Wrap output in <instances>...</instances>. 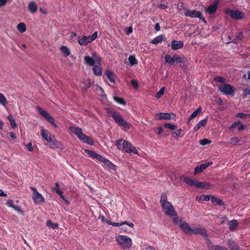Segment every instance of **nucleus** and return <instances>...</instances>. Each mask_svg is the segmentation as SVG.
<instances>
[{
	"instance_id": "obj_16",
	"label": "nucleus",
	"mask_w": 250,
	"mask_h": 250,
	"mask_svg": "<svg viewBox=\"0 0 250 250\" xmlns=\"http://www.w3.org/2000/svg\"><path fill=\"white\" fill-rule=\"evenodd\" d=\"M191 234H200L204 236L206 240L208 238L207 230L205 228L200 227L192 229Z\"/></svg>"
},
{
	"instance_id": "obj_27",
	"label": "nucleus",
	"mask_w": 250,
	"mask_h": 250,
	"mask_svg": "<svg viewBox=\"0 0 250 250\" xmlns=\"http://www.w3.org/2000/svg\"><path fill=\"white\" fill-rule=\"evenodd\" d=\"M52 191L55 192L58 195H60V197L64 200V196L63 195V192L60 189L59 184L58 183H55V187L52 189Z\"/></svg>"
},
{
	"instance_id": "obj_7",
	"label": "nucleus",
	"mask_w": 250,
	"mask_h": 250,
	"mask_svg": "<svg viewBox=\"0 0 250 250\" xmlns=\"http://www.w3.org/2000/svg\"><path fill=\"white\" fill-rule=\"evenodd\" d=\"M184 15L186 17H189L191 18H199L204 23H207L205 18L203 17L202 14L200 11L195 10L187 9Z\"/></svg>"
},
{
	"instance_id": "obj_57",
	"label": "nucleus",
	"mask_w": 250,
	"mask_h": 250,
	"mask_svg": "<svg viewBox=\"0 0 250 250\" xmlns=\"http://www.w3.org/2000/svg\"><path fill=\"white\" fill-rule=\"evenodd\" d=\"M106 159V158H105V157H103L102 156H101V155L99 154L98 157H97V158L96 159L99 160L101 162H102V163H104V162L105 161Z\"/></svg>"
},
{
	"instance_id": "obj_30",
	"label": "nucleus",
	"mask_w": 250,
	"mask_h": 250,
	"mask_svg": "<svg viewBox=\"0 0 250 250\" xmlns=\"http://www.w3.org/2000/svg\"><path fill=\"white\" fill-rule=\"evenodd\" d=\"M238 225V223L236 220H231L228 223L229 228L231 231H233Z\"/></svg>"
},
{
	"instance_id": "obj_33",
	"label": "nucleus",
	"mask_w": 250,
	"mask_h": 250,
	"mask_svg": "<svg viewBox=\"0 0 250 250\" xmlns=\"http://www.w3.org/2000/svg\"><path fill=\"white\" fill-rule=\"evenodd\" d=\"M7 119L9 121L10 125L13 129H14L17 127V124H16L13 116L11 114L8 115Z\"/></svg>"
},
{
	"instance_id": "obj_20",
	"label": "nucleus",
	"mask_w": 250,
	"mask_h": 250,
	"mask_svg": "<svg viewBox=\"0 0 250 250\" xmlns=\"http://www.w3.org/2000/svg\"><path fill=\"white\" fill-rule=\"evenodd\" d=\"M218 6L217 1H214L212 4H210L206 9V11L209 14H213L216 11Z\"/></svg>"
},
{
	"instance_id": "obj_49",
	"label": "nucleus",
	"mask_w": 250,
	"mask_h": 250,
	"mask_svg": "<svg viewBox=\"0 0 250 250\" xmlns=\"http://www.w3.org/2000/svg\"><path fill=\"white\" fill-rule=\"evenodd\" d=\"M127 225L128 226L131 227V228H133L134 225V224L131 223V222H128L127 221H124V222H121V223H119V226H122L123 225Z\"/></svg>"
},
{
	"instance_id": "obj_5",
	"label": "nucleus",
	"mask_w": 250,
	"mask_h": 250,
	"mask_svg": "<svg viewBox=\"0 0 250 250\" xmlns=\"http://www.w3.org/2000/svg\"><path fill=\"white\" fill-rule=\"evenodd\" d=\"M163 210L165 214L170 217H177V213L174 208V207L170 203H166L161 205Z\"/></svg>"
},
{
	"instance_id": "obj_60",
	"label": "nucleus",
	"mask_w": 250,
	"mask_h": 250,
	"mask_svg": "<svg viewBox=\"0 0 250 250\" xmlns=\"http://www.w3.org/2000/svg\"><path fill=\"white\" fill-rule=\"evenodd\" d=\"M26 146L29 151H32L33 150V147L32 146L31 143H29L27 144L26 145Z\"/></svg>"
},
{
	"instance_id": "obj_26",
	"label": "nucleus",
	"mask_w": 250,
	"mask_h": 250,
	"mask_svg": "<svg viewBox=\"0 0 250 250\" xmlns=\"http://www.w3.org/2000/svg\"><path fill=\"white\" fill-rule=\"evenodd\" d=\"M211 201L214 205H224V202L222 200L213 196H211Z\"/></svg>"
},
{
	"instance_id": "obj_4",
	"label": "nucleus",
	"mask_w": 250,
	"mask_h": 250,
	"mask_svg": "<svg viewBox=\"0 0 250 250\" xmlns=\"http://www.w3.org/2000/svg\"><path fill=\"white\" fill-rule=\"evenodd\" d=\"M101 60V58L96 52H94L92 53V57L86 56L84 57V61L85 64L90 66H94L95 62L100 65Z\"/></svg>"
},
{
	"instance_id": "obj_17",
	"label": "nucleus",
	"mask_w": 250,
	"mask_h": 250,
	"mask_svg": "<svg viewBox=\"0 0 250 250\" xmlns=\"http://www.w3.org/2000/svg\"><path fill=\"white\" fill-rule=\"evenodd\" d=\"M179 227L183 230V231L188 234H191L192 229L190 227L189 225L185 221H183L182 220H180V223Z\"/></svg>"
},
{
	"instance_id": "obj_2",
	"label": "nucleus",
	"mask_w": 250,
	"mask_h": 250,
	"mask_svg": "<svg viewBox=\"0 0 250 250\" xmlns=\"http://www.w3.org/2000/svg\"><path fill=\"white\" fill-rule=\"evenodd\" d=\"M70 131L75 134L78 138L83 143L90 145H94V141L90 137L83 133L82 129L78 126H71L69 128Z\"/></svg>"
},
{
	"instance_id": "obj_64",
	"label": "nucleus",
	"mask_w": 250,
	"mask_h": 250,
	"mask_svg": "<svg viewBox=\"0 0 250 250\" xmlns=\"http://www.w3.org/2000/svg\"><path fill=\"white\" fill-rule=\"evenodd\" d=\"M143 250H156L155 248L151 246L146 247Z\"/></svg>"
},
{
	"instance_id": "obj_55",
	"label": "nucleus",
	"mask_w": 250,
	"mask_h": 250,
	"mask_svg": "<svg viewBox=\"0 0 250 250\" xmlns=\"http://www.w3.org/2000/svg\"><path fill=\"white\" fill-rule=\"evenodd\" d=\"M98 36V32H95L91 36H89L91 41H94Z\"/></svg>"
},
{
	"instance_id": "obj_61",
	"label": "nucleus",
	"mask_w": 250,
	"mask_h": 250,
	"mask_svg": "<svg viewBox=\"0 0 250 250\" xmlns=\"http://www.w3.org/2000/svg\"><path fill=\"white\" fill-rule=\"evenodd\" d=\"M231 142L234 143H238L239 142V139L237 137H233L231 139Z\"/></svg>"
},
{
	"instance_id": "obj_56",
	"label": "nucleus",
	"mask_w": 250,
	"mask_h": 250,
	"mask_svg": "<svg viewBox=\"0 0 250 250\" xmlns=\"http://www.w3.org/2000/svg\"><path fill=\"white\" fill-rule=\"evenodd\" d=\"M6 205L13 208V207L14 206L13 201L12 200H8L6 202Z\"/></svg>"
},
{
	"instance_id": "obj_31",
	"label": "nucleus",
	"mask_w": 250,
	"mask_h": 250,
	"mask_svg": "<svg viewBox=\"0 0 250 250\" xmlns=\"http://www.w3.org/2000/svg\"><path fill=\"white\" fill-rule=\"evenodd\" d=\"M93 71L94 75L100 76L102 75V68L99 65H94L93 67Z\"/></svg>"
},
{
	"instance_id": "obj_6",
	"label": "nucleus",
	"mask_w": 250,
	"mask_h": 250,
	"mask_svg": "<svg viewBox=\"0 0 250 250\" xmlns=\"http://www.w3.org/2000/svg\"><path fill=\"white\" fill-rule=\"evenodd\" d=\"M37 109L39 114L44 117L47 122L51 123L55 128L57 127V125L55 123L54 118L51 116L47 111L39 106H37Z\"/></svg>"
},
{
	"instance_id": "obj_46",
	"label": "nucleus",
	"mask_w": 250,
	"mask_h": 250,
	"mask_svg": "<svg viewBox=\"0 0 250 250\" xmlns=\"http://www.w3.org/2000/svg\"><path fill=\"white\" fill-rule=\"evenodd\" d=\"M119 112L113 111V110H110L107 111L108 115L109 117H112L113 119H115V116H116Z\"/></svg>"
},
{
	"instance_id": "obj_22",
	"label": "nucleus",
	"mask_w": 250,
	"mask_h": 250,
	"mask_svg": "<svg viewBox=\"0 0 250 250\" xmlns=\"http://www.w3.org/2000/svg\"><path fill=\"white\" fill-rule=\"evenodd\" d=\"M227 245L230 250H240L239 247L233 239H229Z\"/></svg>"
},
{
	"instance_id": "obj_51",
	"label": "nucleus",
	"mask_w": 250,
	"mask_h": 250,
	"mask_svg": "<svg viewBox=\"0 0 250 250\" xmlns=\"http://www.w3.org/2000/svg\"><path fill=\"white\" fill-rule=\"evenodd\" d=\"M240 124V121H236L233 123L229 127L230 129H233L237 127H238L239 125Z\"/></svg>"
},
{
	"instance_id": "obj_25",
	"label": "nucleus",
	"mask_w": 250,
	"mask_h": 250,
	"mask_svg": "<svg viewBox=\"0 0 250 250\" xmlns=\"http://www.w3.org/2000/svg\"><path fill=\"white\" fill-rule=\"evenodd\" d=\"M105 75L111 83H115L116 75L113 72L107 70L105 72Z\"/></svg>"
},
{
	"instance_id": "obj_58",
	"label": "nucleus",
	"mask_w": 250,
	"mask_h": 250,
	"mask_svg": "<svg viewBox=\"0 0 250 250\" xmlns=\"http://www.w3.org/2000/svg\"><path fill=\"white\" fill-rule=\"evenodd\" d=\"M246 114L244 113H242V112H240V113H238V114H237L236 115V117L237 118H244L246 116Z\"/></svg>"
},
{
	"instance_id": "obj_3",
	"label": "nucleus",
	"mask_w": 250,
	"mask_h": 250,
	"mask_svg": "<svg viewBox=\"0 0 250 250\" xmlns=\"http://www.w3.org/2000/svg\"><path fill=\"white\" fill-rule=\"evenodd\" d=\"M116 241L124 250H129L132 245L131 239L127 236L119 235L116 237Z\"/></svg>"
},
{
	"instance_id": "obj_18",
	"label": "nucleus",
	"mask_w": 250,
	"mask_h": 250,
	"mask_svg": "<svg viewBox=\"0 0 250 250\" xmlns=\"http://www.w3.org/2000/svg\"><path fill=\"white\" fill-rule=\"evenodd\" d=\"M212 164V162H207L201 164L200 166H196L194 168V175H195L197 173L202 172L204 170L206 169L208 167L210 166Z\"/></svg>"
},
{
	"instance_id": "obj_59",
	"label": "nucleus",
	"mask_w": 250,
	"mask_h": 250,
	"mask_svg": "<svg viewBox=\"0 0 250 250\" xmlns=\"http://www.w3.org/2000/svg\"><path fill=\"white\" fill-rule=\"evenodd\" d=\"M202 197L204 201H209L210 199H211V196L209 195H203Z\"/></svg>"
},
{
	"instance_id": "obj_41",
	"label": "nucleus",
	"mask_w": 250,
	"mask_h": 250,
	"mask_svg": "<svg viewBox=\"0 0 250 250\" xmlns=\"http://www.w3.org/2000/svg\"><path fill=\"white\" fill-rule=\"evenodd\" d=\"M128 61L130 63V64L131 66L137 64L138 63V61L136 59L135 57L133 55H131L128 58Z\"/></svg>"
},
{
	"instance_id": "obj_54",
	"label": "nucleus",
	"mask_w": 250,
	"mask_h": 250,
	"mask_svg": "<svg viewBox=\"0 0 250 250\" xmlns=\"http://www.w3.org/2000/svg\"><path fill=\"white\" fill-rule=\"evenodd\" d=\"M98 36V32H95L91 36H89L91 41H94Z\"/></svg>"
},
{
	"instance_id": "obj_43",
	"label": "nucleus",
	"mask_w": 250,
	"mask_h": 250,
	"mask_svg": "<svg viewBox=\"0 0 250 250\" xmlns=\"http://www.w3.org/2000/svg\"><path fill=\"white\" fill-rule=\"evenodd\" d=\"M165 87H162L159 91H158L156 94V98L159 99L160 97L164 95L165 92Z\"/></svg>"
},
{
	"instance_id": "obj_39",
	"label": "nucleus",
	"mask_w": 250,
	"mask_h": 250,
	"mask_svg": "<svg viewBox=\"0 0 250 250\" xmlns=\"http://www.w3.org/2000/svg\"><path fill=\"white\" fill-rule=\"evenodd\" d=\"M8 102L5 96L2 93H0V104L6 106Z\"/></svg>"
},
{
	"instance_id": "obj_19",
	"label": "nucleus",
	"mask_w": 250,
	"mask_h": 250,
	"mask_svg": "<svg viewBox=\"0 0 250 250\" xmlns=\"http://www.w3.org/2000/svg\"><path fill=\"white\" fill-rule=\"evenodd\" d=\"M183 46V42L181 41L173 40L171 42V47L173 50L181 49Z\"/></svg>"
},
{
	"instance_id": "obj_28",
	"label": "nucleus",
	"mask_w": 250,
	"mask_h": 250,
	"mask_svg": "<svg viewBox=\"0 0 250 250\" xmlns=\"http://www.w3.org/2000/svg\"><path fill=\"white\" fill-rule=\"evenodd\" d=\"M99 219L101 220L102 222H105L108 225L116 227L119 226V223H112L109 220L106 219L104 216H100Z\"/></svg>"
},
{
	"instance_id": "obj_32",
	"label": "nucleus",
	"mask_w": 250,
	"mask_h": 250,
	"mask_svg": "<svg viewBox=\"0 0 250 250\" xmlns=\"http://www.w3.org/2000/svg\"><path fill=\"white\" fill-rule=\"evenodd\" d=\"M28 8L30 11L33 13L36 12L38 9L37 4L34 1H32L29 3Z\"/></svg>"
},
{
	"instance_id": "obj_44",
	"label": "nucleus",
	"mask_w": 250,
	"mask_h": 250,
	"mask_svg": "<svg viewBox=\"0 0 250 250\" xmlns=\"http://www.w3.org/2000/svg\"><path fill=\"white\" fill-rule=\"evenodd\" d=\"M115 145L117 146L118 148L120 150H122L123 146V141L122 139H119L116 141Z\"/></svg>"
},
{
	"instance_id": "obj_48",
	"label": "nucleus",
	"mask_w": 250,
	"mask_h": 250,
	"mask_svg": "<svg viewBox=\"0 0 250 250\" xmlns=\"http://www.w3.org/2000/svg\"><path fill=\"white\" fill-rule=\"evenodd\" d=\"M211 143V141L207 139H204L201 140L200 141V144L202 146H205L206 145L209 144Z\"/></svg>"
},
{
	"instance_id": "obj_14",
	"label": "nucleus",
	"mask_w": 250,
	"mask_h": 250,
	"mask_svg": "<svg viewBox=\"0 0 250 250\" xmlns=\"http://www.w3.org/2000/svg\"><path fill=\"white\" fill-rule=\"evenodd\" d=\"M206 244L209 250H229L227 248L220 245H213L211 240L207 238Z\"/></svg>"
},
{
	"instance_id": "obj_24",
	"label": "nucleus",
	"mask_w": 250,
	"mask_h": 250,
	"mask_svg": "<svg viewBox=\"0 0 250 250\" xmlns=\"http://www.w3.org/2000/svg\"><path fill=\"white\" fill-rule=\"evenodd\" d=\"M166 41V38L163 35H159L154 38L151 41V43L154 44H157L161 43L162 41Z\"/></svg>"
},
{
	"instance_id": "obj_9",
	"label": "nucleus",
	"mask_w": 250,
	"mask_h": 250,
	"mask_svg": "<svg viewBox=\"0 0 250 250\" xmlns=\"http://www.w3.org/2000/svg\"><path fill=\"white\" fill-rule=\"evenodd\" d=\"M225 14L229 15L231 18L236 20H241L244 17V13L233 9H226L225 10Z\"/></svg>"
},
{
	"instance_id": "obj_53",
	"label": "nucleus",
	"mask_w": 250,
	"mask_h": 250,
	"mask_svg": "<svg viewBox=\"0 0 250 250\" xmlns=\"http://www.w3.org/2000/svg\"><path fill=\"white\" fill-rule=\"evenodd\" d=\"M181 132H182V129L181 128H179V129H177L176 131L173 132V135H175V137L176 138H179L180 137Z\"/></svg>"
},
{
	"instance_id": "obj_50",
	"label": "nucleus",
	"mask_w": 250,
	"mask_h": 250,
	"mask_svg": "<svg viewBox=\"0 0 250 250\" xmlns=\"http://www.w3.org/2000/svg\"><path fill=\"white\" fill-rule=\"evenodd\" d=\"M207 123V119H204L201 121H200L198 125H199V126H205Z\"/></svg>"
},
{
	"instance_id": "obj_62",
	"label": "nucleus",
	"mask_w": 250,
	"mask_h": 250,
	"mask_svg": "<svg viewBox=\"0 0 250 250\" xmlns=\"http://www.w3.org/2000/svg\"><path fill=\"white\" fill-rule=\"evenodd\" d=\"M158 7L160 9H165L167 7V5L165 4H160L158 5Z\"/></svg>"
},
{
	"instance_id": "obj_34",
	"label": "nucleus",
	"mask_w": 250,
	"mask_h": 250,
	"mask_svg": "<svg viewBox=\"0 0 250 250\" xmlns=\"http://www.w3.org/2000/svg\"><path fill=\"white\" fill-rule=\"evenodd\" d=\"M202 111V108L201 107H199L196 110H195L189 116L188 119V122L195 118L198 114H200Z\"/></svg>"
},
{
	"instance_id": "obj_21",
	"label": "nucleus",
	"mask_w": 250,
	"mask_h": 250,
	"mask_svg": "<svg viewBox=\"0 0 250 250\" xmlns=\"http://www.w3.org/2000/svg\"><path fill=\"white\" fill-rule=\"evenodd\" d=\"M78 42L81 45H86L92 41L90 40L89 36H83L82 38L80 37L78 38Z\"/></svg>"
},
{
	"instance_id": "obj_10",
	"label": "nucleus",
	"mask_w": 250,
	"mask_h": 250,
	"mask_svg": "<svg viewBox=\"0 0 250 250\" xmlns=\"http://www.w3.org/2000/svg\"><path fill=\"white\" fill-rule=\"evenodd\" d=\"M218 89L221 92L228 95H233L235 92L234 88L228 83H225L219 86Z\"/></svg>"
},
{
	"instance_id": "obj_13",
	"label": "nucleus",
	"mask_w": 250,
	"mask_h": 250,
	"mask_svg": "<svg viewBox=\"0 0 250 250\" xmlns=\"http://www.w3.org/2000/svg\"><path fill=\"white\" fill-rule=\"evenodd\" d=\"M127 153L132 152L135 154H138V152L135 147L132 146L131 144L126 141H123V146L122 150Z\"/></svg>"
},
{
	"instance_id": "obj_35",
	"label": "nucleus",
	"mask_w": 250,
	"mask_h": 250,
	"mask_svg": "<svg viewBox=\"0 0 250 250\" xmlns=\"http://www.w3.org/2000/svg\"><path fill=\"white\" fill-rule=\"evenodd\" d=\"M46 225L49 228L52 229H56L59 228V224L57 223H53L51 220H49L46 222Z\"/></svg>"
},
{
	"instance_id": "obj_47",
	"label": "nucleus",
	"mask_w": 250,
	"mask_h": 250,
	"mask_svg": "<svg viewBox=\"0 0 250 250\" xmlns=\"http://www.w3.org/2000/svg\"><path fill=\"white\" fill-rule=\"evenodd\" d=\"M214 80L216 82L221 83H224L226 81L225 78L220 77V76H216V77H214Z\"/></svg>"
},
{
	"instance_id": "obj_8",
	"label": "nucleus",
	"mask_w": 250,
	"mask_h": 250,
	"mask_svg": "<svg viewBox=\"0 0 250 250\" xmlns=\"http://www.w3.org/2000/svg\"><path fill=\"white\" fill-rule=\"evenodd\" d=\"M30 189L33 191L32 199L35 204L41 205L45 202L44 198L37 191L36 188L30 187Z\"/></svg>"
},
{
	"instance_id": "obj_11",
	"label": "nucleus",
	"mask_w": 250,
	"mask_h": 250,
	"mask_svg": "<svg viewBox=\"0 0 250 250\" xmlns=\"http://www.w3.org/2000/svg\"><path fill=\"white\" fill-rule=\"evenodd\" d=\"M166 62L169 65H172L175 62L181 63L183 62L182 58L178 55L175 54L172 57L170 55H166L165 57Z\"/></svg>"
},
{
	"instance_id": "obj_23",
	"label": "nucleus",
	"mask_w": 250,
	"mask_h": 250,
	"mask_svg": "<svg viewBox=\"0 0 250 250\" xmlns=\"http://www.w3.org/2000/svg\"><path fill=\"white\" fill-rule=\"evenodd\" d=\"M172 115L174 116V114L169 113H160L157 114L159 120H170L172 118Z\"/></svg>"
},
{
	"instance_id": "obj_38",
	"label": "nucleus",
	"mask_w": 250,
	"mask_h": 250,
	"mask_svg": "<svg viewBox=\"0 0 250 250\" xmlns=\"http://www.w3.org/2000/svg\"><path fill=\"white\" fill-rule=\"evenodd\" d=\"M17 28L18 31L21 33L24 32L26 30V25L23 22L19 23L17 26Z\"/></svg>"
},
{
	"instance_id": "obj_45",
	"label": "nucleus",
	"mask_w": 250,
	"mask_h": 250,
	"mask_svg": "<svg viewBox=\"0 0 250 250\" xmlns=\"http://www.w3.org/2000/svg\"><path fill=\"white\" fill-rule=\"evenodd\" d=\"M164 126V127L170 129L171 130H174L176 129V126L175 125L169 123H165Z\"/></svg>"
},
{
	"instance_id": "obj_1",
	"label": "nucleus",
	"mask_w": 250,
	"mask_h": 250,
	"mask_svg": "<svg viewBox=\"0 0 250 250\" xmlns=\"http://www.w3.org/2000/svg\"><path fill=\"white\" fill-rule=\"evenodd\" d=\"M184 183L190 186H195L199 188L209 189L213 188V186L207 182H199L197 180H193L188 177L182 176Z\"/></svg>"
},
{
	"instance_id": "obj_15",
	"label": "nucleus",
	"mask_w": 250,
	"mask_h": 250,
	"mask_svg": "<svg viewBox=\"0 0 250 250\" xmlns=\"http://www.w3.org/2000/svg\"><path fill=\"white\" fill-rule=\"evenodd\" d=\"M41 135L44 140H46L47 142L51 143H52L54 139V136L50 134L49 131L45 130L44 128L41 129Z\"/></svg>"
},
{
	"instance_id": "obj_36",
	"label": "nucleus",
	"mask_w": 250,
	"mask_h": 250,
	"mask_svg": "<svg viewBox=\"0 0 250 250\" xmlns=\"http://www.w3.org/2000/svg\"><path fill=\"white\" fill-rule=\"evenodd\" d=\"M85 152L89 156L93 158L97 159L99 156V154L93 150L85 149Z\"/></svg>"
},
{
	"instance_id": "obj_52",
	"label": "nucleus",
	"mask_w": 250,
	"mask_h": 250,
	"mask_svg": "<svg viewBox=\"0 0 250 250\" xmlns=\"http://www.w3.org/2000/svg\"><path fill=\"white\" fill-rule=\"evenodd\" d=\"M130 83L136 89L139 86L137 81L135 80H132L130 82Z\"/></svg>"
},
{
	"instance_id": "obj_40",
	"label": "nucleus",
	"mask_w": 250,
	"mask_h": 250,
	"mask_svg": "<svg viewBox=\"0 0 250 250\" xmlns=\"http://www.w3.org/2000/svg\"><path fill=\"white\" fill-rule=\"evenodd\" d=\"M113 99L117 103L125 105L126 104V102L122 98L118 97L117 96H114Z\"/></svg>"
},
{
	"instance_id": "obj_12",
	"label": "nucleus",
	"mask_w": 250,
	"mask_h": 250,
	"mask_svg": "<svg viewBox=\"0 0 250 250\" xmlns=\"http://www.w3.org/2000/svg\"><path fill=\"white\" fill-rule=\"evenodd\" d=\"M115 122L121 127H124L125 129H128L130 128L129 125L124 120L122 115L118 113V114L115 116L114 119Z\"/></svg>"
},
{
	"instance_id": "obj_37",
	"label": "nucleus",
	"mask_w": 250,
	"mask_h": 250,
	"mask_svg": "<svg viewBox=\"0 0 250 250\" xmlns=\"http://www.w3.org/2000/svg\"><path fill=\"white\" fill-rule=\"evenodd\" d=\"M61 52L63 54L65 57L68 56L70 54L69 49L66 46H62L61 48Z\"/></svg>"
},
{
	"instance_id": "obj_63",
	"label": "nucleus",
	"mask_w": 250,
	"mask_h": 250,
	"mask_svg": "<svg viewBox=\"0 0 250 250\" xmlns=\"http://www.w3.org/2000/svg\"><path fill=\"white\" fill-rule=\"evenodd\" d=\"M133 32V29L131 27H128L126 30V33L127 35L131 34Z\"/></svg>"
},
{
	"instance_id": "obj_42",
	"label": "nucleus",
	"mask_w": 250,
	"mask_h": 250,
	"mask_svg": "<svg viewBox=\"0 0 250 250\" xmlns=\"http://www.w3.org/2000/svg\"><path fill=\"white\" fill-rule=\"evenodd\" d=\"M167 201V196L166 194L165 193H162L161 197V199L160 200V203L161 205H163V204H165L166 203H168Z\"/></svg>"
},
{
	"instance_id": "obj_29",
	"label": "nucleus",
	"mask_w": 250,
	"mask_h": 250,
	"mask_svg": "<svg viewBox=\"0 0 250 250\" xmlns=\"http://www.w3.org/2000/svg\"><path fill=\"white\" fill-rule=\"evenodd\" d=\"M104 164L105 167H107L110 169L113 170H115L116 169V166L107 159H106L104 163Z\"/></svg>"
}]
</instances>
